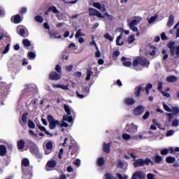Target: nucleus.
I'll list each match as a JSON object with an SVG mask.
<instances>
[{
  "label": "nucleus",
  "mask_w": 179,
  "mask_h": 179,
  "mask_svg": "<svg viewBox=\"0 0 179 179\" xmlns=\"http://www.w3.org/2000/svg\"><path fill=\"white\" fill-rule=\"evenodd\" d=\"M141 21H142V17L139 16H136L132 18V20L131 22H128L130 30H132V31L137 32L136 36H139V31H138V27L135 26L139 24V23H141Z\"/></svg>",
  "instance_id": "1"
},
{
  "label": "nucleus",
  "mask_w": 179,
  "mask_h": 179,
  "mask_svg": "<svg viewBox=\"0 0 179 179\" xmlns=\"http://www.w3.org/2000/svg\"><path fill=\"white\" fill-rule=\"evenodd\" d=\"M149 61L146 60V59L143 57H138L133 61V66L134 68H136L138 65H141L142 66H149L150 65Z\"/></svg>",
  "instance_id": "2"
},
{
  "label": "nucleus",
  "mask_w": 179,
  "mask_h": 179,
  "mask_svg": "<svg viewBox=\"0 0 179 179\" xmlns=\"http://www.w3.org/2000/svg\"><path fill=\"white\" fill-rule=\"evenodd\" d=\"M133 166L136 169V167H143L145 164H147V166L149 165L150 163H152V161L149 159H134Z\"/></svg>",
  "instance_id": "3"
},
{
  "label": "nucleus",
  "mask_w": 179,
  "mask_h": 179,
  "mask_svg": "<svg viewBox=\"0 0 179 179\" xmlns=\"http://www.w3.org/2000/svg\"><path fill=\"white\" fill-rule=\"evenodd\" d=\"M93 6L96 9H99V10H101L102 13V16H105V17H108V19L111 17V16L107 13V10H106V6H104V4H101L100 3H94Z\"/></svg>",
  "instance_id": "4"
},
{
  "label": "nucleus",
  "mask_w": 179,
  "mask_h": 179,
  "mask_svg": "<svg viewBox=\"0 0 179 179\" xmlns=\"http://www.w3.org/2000/svg\"><path fill=\"white\" fill-rule=\"evenodd\" d=\"M45 155H50L52 152V143L50 140H47L43 143Z\"/></svg>",
  "instance_id": "5"
},
{
  "label": "nucleus",
  "mask_w": 179,
  "mask_h": 179,
  "mask_svg": "<svg viewBox=\"0 0 179 179\" xmlns=\"http://www.w3.org/2000/svg\"><path fill=\"white\" fill-rule=\"evenodd\" d=\"M174 44V42H171L170 43H169V48H170L171 50V55H176L179 58V45L175 47Z\"/></svg>",
  "instance_id": "6"
},
{
  "label": "nucleus",
  "mask_w": 179,
  "mask_h": 179,
  "mask_svg": "<svg viewBox=\"0 0 179 179\" xmlns=\"http://www.w3.org/2000/svg\"><path fill=\"white\" fill-rule=\"evenodd\" d=\"M48 121L49 122L50 124L49 127L50 129H55L57 125H59V121L55 120V118L52 115L48 116Z\"/></svg>",
  "instance_id": "7"
},
{
  "label": "nucleus",
  "mask_w": 179,
  "mask_h": 179,
  "mask_svg": "<svg viewBox=\"0 0 179 179\" xmlns=\"http://www.w3.org/2000/svg\"><path fill=\"white\" fill-rule=\"evenodd\" d=\"M126 132H130L131 134H136L138 132V126L135 125V124L131 123L130 124H127L125 127Z\"/></svg>",
  "instance_id": "8"
},
{
  "label": "nucleus",
  "mask_w": 179,
  "mask_h": 179,
  "mask_svg": "<svg viewBox=\"0 0 179 179\" xmlns=\"http://www.w3.org/2000/svg\"><path fill=\"white\" fill-rule=\"evenodd\" d=\"M57 166V161L55 159H50L48 162L45 166L46 171H51L52 169Z\"/></svg>",
  "instance_id": "9"
},
{
  "label": "nucleus",
  "mask_w": 179,
  "mask_h": 179,
  "mask_svg": "<svg viewBox=\"0 0 179 179\" xmlns=\"http://www.w3.org/2000/svg\"><path fill=\"white\" fill-rule=\"evenodd\" d=\"M89 14H90V16H96L97 17H101V19L105 18V16L103 15V14H101L97 10L93 8H89Z\"/></svg>",
  "instance_id": "10"
},
{
  "label": "nucleus",
  "mask_w": 179,
  "mask_h": 179,
  "mask_svg": "<svg viewBox=\"0 0 179 179\" xmlns=\"http://www.w3.org/2000/svg\"><path fill=\"white\" fill-rule=\"evenodd\" d=\"M146 178V174L141 171H136L133 173L131 179H144Z\"/></svg>",
  "instance_id": "11"
},
{
  "label": "nucleus",
  "mask_w": 179,
  "mask_h": 179,
  "mask_svg": "<svg viewBox=\"0 0 179 179\" xmlns=\"http://www.w3.org/2000/svg\"><path fill=\"white\" fill-rule=\"evenodd\" d=\"M29 151L31 153H34V155H38V148L36 146V144L33 142L29 143Z\"/></svg>",
  "instance_id": "12"
},
{
  "label": "nucleus",
  "mask_w": 179,
  "mask_h": 179,
  "mask_svg": "<svg viewBox=\"0 0 179 179\" xmlns=\"http://www.w3.org/2000/svg\"><path fill=\"white\" fill-rule=\"evenodd\" d=\"M49 79L50 80H59L61 79V74H58L55 71L51 72L49 74Z\"/></svg>",
  "instance_id": "13"
},
{
  "label": "nucleus",
  "mask_w": 179,
  "mask_h": 179,
  "mask_svg": "<svg viewBox=\"0 0 179 179\" xmlns=\"http://www.w3.org/2000/svg\"><path fill=\"white\" fill-rule=\"evenodd\" d=\"M144 111L145 107L142 106H138L133 110V113L134 115H141V114H142Z\"/></svg>",
  "instance_id": "14"
},
{
  "label": "nucleus",
  "mask_w": 179,
  "mask_h": 179,
  "mask_svg": "<svg viewBox=\"0 0 179 179\" xmlns=\"http://www.w3.org/2000/svg\"><path fill=\"white\" fill-rule=\"evenodd\" d=\"M121 60L123 62L122 65L124 66H131L132 65V62L131 61V59L122 57Z\"/></svg>",
  "instance_id": "15"
},
{
  "label": "nucleus",
  "mask_w": 179,
  "mask_h": 179,
  "mask_svg": "<svg viewBox=\"0 0 179 179\" xmlns=\"http://www.w3.org/2000/svg\"><path fill=\"white\" fill-rule=\"evenodd\" d=\"M17 33L20 34V36H24L26 33V29L24 27L20 25L17 27Z\"/></svg>",
  "instance_id": "16"
},
{
  "label": "nucleus",
  "mask_w": 179,
  "mask_h": 179,
  "mask_svg": "<svg viewBox=\"0 0 179 179\" xmlns=\"http://www.w3.org/2000/svg\"><path fill=\"white\" fill-rule=\"evenodd\" d=\"M64 110H65L67 115H71H71H75V112L73 111V110H72V108H70V106L68 105H64Z\"/></svg>",
  "instance_id": "17"
},
{
  "label": "nucleus",
  "mask_w": 179,
  "mask_h": 179,
  "mask_svg": "<svg viewBox=\"0 0 179 179\" xmlns=\"http://www.w3.org/2000/svg\"><path fill=\"white\" fill-rule=\"evenodd\" d=\"M124 104L127 106H132V104H135V99H134V98H126L124 99Z\"/></svg>",
  "instance_id": "18"
},
{
  "label": "nucleus",
  "mask_w": 179,
  "mask_h": 179,
  "mask_svg": "<svg viewBox=\"0 0 179 179\" xmlns=\"http://www.w3.org/2000/svg\"><path fill=\"white\" fill-rule=\"evenodd\" d=\"M22 171L24 172V175L22 176L23 179H31V172L29 171L28 173L26 172L24 168H22Z\"/></svg>",
  "instance_id": "19"
},
{
  "label": "nucleus",
  "mask_w": 179,
  "mask_h": 179,
  "mask_svg": "<svg viewBox=\"0 0 179 179\" xmlns=\"http://www.w3.org/2000/svg\"><path fill=\"white\" fill-rule=\"evenodd\" d=\"M25 143L23 140H20L17 142V146L18 150H23V148H24Z\"/></svg>",
  "instance_id": "20"
},
{
  "label": "nucleus",
  "mask_w": 179,
  "mask_h": 179,
  "mask_svg": "<svg viewBox=\"0 0 179 179\" xmlns=\"http://www.w3.org/2000/svg\"><path fill=\"white\" fill-rule=\"evenodd\" d=\"M11 20L14 23L18 24L20 23V22H22V18L20 17V15H17L15 17H12Z\"/></svg>",
  "instance_id": "21"
},
{
  "label": "nucleus",
  "mask_w": 179,
  "mask_h": 179,
  "mask_svg": "<svg viewBox=\"0 0 179 179\" xmlns=\"http://www.w3.org/2000/svg\"><path fill=\"white\" fill-rule=\"evenodd\" d=\"M141 91H142V87L141 85L136 87L134 90L135 96H136V97H139V96H141Z\"/></svg>",
  "instance_id": "22"
},
{
  "label": "nucleus",
  "mask_w": 179,
  "mask_h": 179,
  "mask_svg": "<svg viewBox=\"0 0 179 179\" xmlns=\"http://www.w3.org/2000/svg\"><path fill=\"white\" fill-rule=\"evenodd\" d=\"M92 75H93V71H92V69H87V76L85 78V80L89 82L90 80Z\"/></svg>",
  "instance_id": "23"
},
{
  "label": "nucleus",
  "mask_w": 179,
  "mask_h": 179,
  "mask_svg": "<svg viewBox=\"0 0 179 179\" xmlns=\"http://www.w3.org/2000/svg\"><path fill=\"white\" fill-rule=\"evenodd\" d=\"M75 37L76 38H79V37H85V34L83 33L81 29H77Z\"/></svg>",
  "instance_id": "24"
},
{
  "label": "nucleus",
  "mask_w": 179,
  "mask_h": 179,
  "mask_svg": "<svg viewBox=\"0 0 179 179\" xmlns=\"http://www.w3.org/2000/svg\"><path fill=\"white\" fill-rule=\"evenodd\" d=\"M167 82L173 83V82H177L178 80V78L174 76H169L166 78Z\"/></svg>",
  "instance_id": "25"
},
{
  "label": "nucleus",
  "mask_w": 179,
  "mask_h": 179,
  "mask_svg": "<svg viewBox=\"0 0 179 179\" xmlns=\"http://www.w3.org/2000/svg\"><path fill=\"white\" fill-rule=\"evenodd\" d=\"M173 24H174V16H173V15H171L169 18L167 26L169 27H171V26H173Z\"/></svg>",
  "instance_id": "26"
},
{
  "label": "nucleus",
  "mask_w": 179,
  "mask_h": 179,
  "mask_svg": "<svg viewBox=\"0 0 179 179\" xmlns=\"http://www.w3.org/2000/svg\"><path fill=\"white\" fill-rule=\"evenodd\" d=\"M6 155V147L0 145V156H5Z\"/></svg>",
  "instance_id": "27"
},
{
  "label": "nucleus",
  "mask_w": 179,
  "mask_h": 179,
  "mask_svg": "<svg viewBox=\"0 0 179 179\" xmlns=\"http://www.w3.org/2000/svg\"><path fill=\"white\" fill-rule=\"evenodd\" d=\"M173 148H169L168 150L167 149H162V150H161V155H167V153H169V152H171V153H173Z\"/></svg>",
  "instance_id": "28"
},
{
  "label": "nucleus",
  "mask_w": 179,
  "mask_h": 179,
  "mask_svg": "<svg viewBox=\"0 0 179 179\" xmlns=\"http://www.w3.org/2000/svg\"><path fill=\"white\" fill-rule=\"evenodd\" d=\"M105 160L103 158H98L97 161H96V164L97 166H99V167H101V166H103L104 165V163H105Z\"/></svg>",
  "instance_id": "29"
},
{
  "label": "nucleus",
  "mask_w": 179,
  "mask_h": 179,
  "mask_svg": "<svg viewBox=\"0 0 179 179\" xmlns=\"http://www.w3.org/2000/svg\"><path fill=\"white\" fill-rule=\"evenodd\" d=\"M22 164L23 167H29V165L30 164V162H29V159L24 158L22 161Z\"/></svg>",
  "instance_id": "30"
},
{
  "label": "nucleus",
  "mask_w": 179,
  "mask_h": 179,
  "mask_svg": "<svg viewBox=\"0 0 179 179\" xmlns=\"http://www.w3.org/2000/svg\"><path fill=\"white\" fill-rule=\"evenodd\" d=\"M103 37L106 40H108V41H114V36H110L109 33L105 34Z\"/></svg>",
  "instance_id": "31"
},
{
  "label": "nucleus",
  "mask_w": 179,
  "mask_h": 179,
  "mask_svg": "<svg viewBox=\"0 0 179 179\" xmlns=\"http://www.w3.org/2000/svg\"><path fill=\"white\" fill-rule=\"evenodd\" d=\"M21 121L22 122H20V124L22 125H25V124L27 122V114L22 115Z\"/></svg>",
  "instance_id": "32"
},
{
  "label": "nucleus",
  "mask_w": 179,
  "mask_h": 179,
  "mask_svg": "<svg viewBox=\"0 0 179 179\" xmlns=\"http://www.w3.org/2000/svg\"><path fill=\"white\" fill-rule=\"evenodd\" d=\"M122 34H121V35L117 36V38L116 39V44L117 45H122V44H124V42H122V41H121V38H122Z\"/></svg>",
  "instance_id": "33"
},
{
  "label": "nucleus",
  "mask_w": 179,
  "mask_h": 179,
  "mask_svg": "<svg viewBox=\"0 0 179 179\" xmlns=\"http://www.w3.org/2000/svg\"><path fill=\"white\" fill-rule=\"evenodd\" d=\"M63 121H68V122H72L73 121L72 116H68L66 115L63 116Z\"/></svg>",
  "instance_id": "34"
},
{
  "label": "nucleus",
  "mask_w": 179,
  "mask_h": 179,
  "mask_svg": "<svg viewBox=\"0 0 179 179\" xmlns=\"http://www.w3.org/2000/svg\"><path fill=\"white\" fill-rule=\"evenodd\" d=\"M103 150L106 152V153H108L110 152V144L104 143L103 145Z\"/></svg>",
  "instance_id": "35"
},
{
  "label": "nucleus",
  "mask_w": 179,
  "mask_h": 179,
  "mask_svg": "<svg viewBox=\"0 0 179 179\" xmlns=\"http://www.w3.org/2000/svg\"><path fill=\"white\" fill-rule=\"evenodd\" d=\"M166 162L171 164L174 163V162H176V158H174L173 157H168L166 159Z\"/></svg>",
  "instance_id": "36"
},
{
  "label": "nucleus",
  "mask_w": 179,
  "mask_h": 179,
  "mask_svg": "<svg viewBox=\"0 0 179 179\" xmlns=\"http://www.w3.org/2000/svg\"><path fill=\"white\" fill-rule=\"evenodd\" d=\"M171 113H173L174 115H179V108L172 107Z\"/></svg>",
  "instance_id": "37"
},
{
  "label": "nucleus",
  "mask_w": 179,
  "mask_h": 179,
  "mask_svg": "<svg viewBox=\"0 0 179 179\" xmlns=\"http://www.w3.org/2000/svg\"><path fill=\"white\" fill-rule=\"evenodd\" d=\"M49 10H51V12H53V13H55L56 15H59V10H58V9H57V7L55 6H52L49 8Z\"/></svg>",
  "instance_id": "38"
},
{
  "label": "nucleus",
  "mask_w": 179,
  "mask_h": 179,
  "mask_svg": "<svg viewBox=\"0 0 179 179\" xmlns=\"http://www.w3.org/2000/svg\"><path fill=\"white\" fill-rule=\"evenodd\" d=\"M35 20L36 22H38V23H43L44 19L42 16L37 15L36 17H35Z\"/></svg>",
  "instance_id": "39"
},
{
  "label": "nucleus",
  "mask_w": 179,
  "mask_h": 179,
  "mask_svg": "<svg viewBox=\"0 0 179 179\" xmlns=\"http://www.w3.org/2000/svg\"><path fill=\"white\" fill-rule=\"evenodd\" d=\"M134 41H135V36L134 35H130L127 39V42L129 44H131Z\"/></svg>",
  "instance_id": "40"
},
{
  "label": "nucleus",
  "mask_w": 179,
  "mask_h": 179,
  "mask_svg": "<svg viewBox=\"0 0 179 179\" xmlns=\"http://www.w3.org/2000/svg\"><path fill=\"white\" fill-rule=\"evenodd\" d=\"M28 127L29 128H31V129H34V128H36V124L34 122H33V121L29 120L28 121Z\"/></svg>",
  "instance_id": "41"
},
{
  "label": "nucleus",
  "mask_w": 179,
  "mask_h": 179,
  "mask_svg": "<svg viewBox=\"0 0 179 179\" xmlns=\"http://www.w3.org/2000/svg\"><path fill=\"white\" fill-rule=\"evenodd\" d=\"M122 138L124 139V141H129V139H131V135L124 133L122 134Z\"/></svg>",
  "instance_id": "42"
},
{
  "label": "nucleus",
  "mask_w": 179,
  "mask_h": 179,
  "mask_svg": "<svg viewBox=\"0 0 179 179\" xmlns=\"http://www.w3.org/2000/svg\"><path fill=\"white\" fill-rule=\"evenodd\" d=\"M163 107H164V109L165 110V111H167L168 113H171L172 108L169 107V106H167V104L163 103Z\"/></svg>",
  "instance_id": "43"
},
{
  "label": "nucleus",
  "mask_w": 179,
  "mask_h": 179,
  "mask_svg": "<svg viewBox=\"0 0 179 179\" xmlns=\"http://www.w3.org/2000/svg\"><path fill=\"white\" fill-rule=\"evenodd\" d=\"M104 177H105V179H117L114 178V176H113V174L110 173H106Z\"/></svg>",
  "instance_id": "44"
},
{
  "label": "nucleus",
  "mask_w": 179,
  "mask_h": 179,
  "mask_svg": "<svg viewBox=\"0 0 179 179\" xmlns=\"http://www.w3.org/2000/svg\"><path fill=\"white\" fill-rule=\"evenodd\" d=\"M157 19V15H154L150 17V20H148V23L150 24L153 23L154 22H156V20Z\"/></svg>",
  "instance_id": "45"
},
{
  "label": "nucleus",
  "mask_w": 179,
  "mask_h": 179,
  "mask_svg": "<svg viewBox=\"0 0 179 179\" xmlns=\"http://www.w3.org/2000/svg\"><path fill=\"white\" fill-rule=\"evenodd\" d=\"M163 160V158L159 155H156L155 157V163H160Z\"/></svg>",
  "instance_id": "46"
},
{
  "label": "nucleus",
  "mask_w": 179,
  "mask_h": 179,
  "mask_svg": "<svg viewBox=\"0 0 179 179\" xmlns=\"http://www.w3.org/2000/svg\"><path fill=\"white\" fill-rule=\"evenodd\" d=\"M90 45H94L96 50H99V47H97V44L96 43V41H94V36L92 37V42L90 43Z\"/></svg>",
  "instance_id": "47"
},
{
  "label": "nucleus",
  "mask_w": 179,
  "mask_h": 179,
  "mask_svg": "<svg viewBox=\"0 0 179 179\" xmlns=\"http://www.w3.org/2000/svg\"><path fill=\"white\" fill-rule=\"evenodd\" d=\"M60 89L62 90H69V85H62L60 84Z\"/></svg>",
  "instance_id": "48"
},
{
  "label": "nucleus",
  "mask_w": 179,
  "mask_h": 179,
  "mask_svg": "<svg viewBox=\"0 0 179 179\" xmlns=\"http://www.w3.org/2000/svg\"><path fill=\"white\" fill-rule=\"evenodd\" d=\"M162 55H163V59L166 60L167 58H169V55L167 54V52L166 50H162Z\"/></svg>",
  "instance_id": "49"
},
{
  "label": "nucleus",
  "mask_w": 179,
  "mask_h": 179,
  "mask_svg": "<svg viewBox=\"0 0 179 179\" xmlns=\"http://www.w3.org/2000/svg\"><path fill=\"white\" fill-rule=\"evenodd\" d=\"M22 43L24 47H29L30 45V41L29 39L23 40Z\"/></svg>",
  "instance_id": "50"
},
{
  "label": "nucleus",
  "mask_w": 179,
  "mask_h": 179,
  "mask_svg": "<svg viewBox=\"0 0 179 179\" xmlns=\"http://www.w3.org/2000/svg\"><path fill=\"white\" fill-rule=\"evenodd\" d=\"M83 93H85L87 96V94H89V92H90V90L87 87H83Z\"/></svg>",
  "instance_id": "51"
},
{
  "label": "nucleus",
  "mask_w": 179,
  "mask_h": 179,
  "mask_svg": "<svg viewBox=\"0 0 179 179\" xmlns=\"http://www.w3.org/2000/svg\"><path fill=\"white\" fill-rule=\"evenodd\" d=\"M55 71H57V72H58V73L60 75H61V72H62V69H61V66H59V65H57L55 66Z\"/></svg>",
  "instance_id": "52"
},
{
  "label": "nucleus",
  "mask_w": 179,
  "mask_h": 179,
  "mask_svg": "<svg viewBox=\"0 0 179 179\" xmlns=\"http://www.w3.org/2000/svg\"><path fill=\"white\" fill-rule=\"evenodd\" d=\"M149 115H150V113H149V111H147L143 116V120H148V118H149Z\"/></svg>",
  "instance_id": "53"
},
{
  "label": "nucleus",
  "mask_w": 179,
  "mask_h": 179,
  "mask_svg": "<svg viewBox=\"0 0 179 179\" xmlns=\"http://www.w3.org/2000/svg\"><path fill=\"white\" fill-rule=\"evenodd\" d=\"M9 48H10V44H8L4 50V51L3 52V54H6L9 51Z\"/></svg>",
  "instance_id": "54"
},
{
  "label": "nucleus",
  "mask_w": 179,
  "mask_h": 179,
  "mask_svg": "<svg viewBox=\"0 0 179 179\" xmlns=\"http://www.w3.org/2000/svg\"><path fill=\"white\" fill-rule=\"evenodd\" d=\"M76 94L77 96L78 97V99H85V97H86V96H87V94H80L79 92H76Z\"/></svg>",
  "instance_id": "55"
},
{
  "label": "nucleus",
  "mask_w": 179,
  "mask_h": 179,
  "mask_svg": "<svg viewBox=\"0 0 179 179\" xmlns=\"http://www.w3.org/2000/svg\"><path fill=\"white\" fill-rule=\"evenodd\" d=\"M72 69H73V66H72V65L66 66V70L67 71V72H71V71H72Z\"/></svg>",
  "instance_id": "56"
},
{
  "label": "nucleus",
  "mask_w": 179,
  "mask_h": 179,
  "mask_svg": "<svg viewBox=\"0 0 179 179\" xmlns=\"http://www.w3.org/2000/svg\"><path fill=\"white\" fill-rule=\"evenodd\" d=\"M20 12L23 15L27 12V8L26 7H23L20 9Z\"/></svg>",
  "instance_id": "57"
},
{
  "label": "nucleus",
  "mask_w": 179,
  "mask_h": 179,
  "mask_svg": "<svg viewBox=\"0 0 179 179\" xmlns=\"http://www.w3.org/2000/svg\"><path fill=\"white\" fill-rule=\"evenodd\" d=\"M52 86L54 89H61V84H52Z\"/></svg>",
  "instance_id": "58"
},
{
  "label": "nucleus",
  "mask_w": 179,
  "mask_h": 179,
  "mask_svg": "<svg viewBox=\"0 0 179 179\" xmlns=\"http://www.w3.org/2000/svg\"><path fill=\"white\" fill-rule=\"evenodd\" d=\"M29 58H36V53L33 52H30L28 54Z\"/></svg>",
  "instance_id": "59"
},
{
  "label": "nucleus",
  "mask_w": 179,
  "mask_h": 179,
  "mask_svg": "<svg viewBox=\"0 0 179 179\" xmlns=\"http://www.w3.org/2000/svg\"><path fill=\"white\" fill-rule=\"evenodd\" d=\"M172 135H174V131H173V130H169L166 133V136H172Z\"/></svg>",
  "instance_id": "60"
},
{
  "label": "nucleus",
  "mask_w": 179,
  "mask_h": 179,
  "mask_svg": "<svg viewBox=\"0 0 179 179\" xmlns=\"http://www.w3.org/2000/svg\"><path fill=\"white\" fill-rule=\"evenodd\" d=\"M147 178L148 179H155V175H153L152 173H148L147 175Z\"/></svg>",
  "instance_id": "61"
},
{
  "label": "nucleus",
  "mask_w": 179,
  "mask_h": 179,
  "mask_svg": "<svg viewBox=\"0 0 179 179\" xmlns=\"http://www.w3.org/2000/svg\"><path fill=\"white\" fill-rule=\"evenodd\" d=\"M173 127H178V121L177 120H174L172 122Z\"/></svg>",
  "instance_id": "62"
},
{
  "label": "nucleus",
  "mask_w": 179,
  "mask_h": 179,
  "mask_svg": "<svg viewBox=\"0 0 179 179\" xmlns=\"http://www.w3.org/2000/svg\"><path fill=\"white\" fill-rule=\"evenodd\" d=\"M162 94L164 97H167V98L171 97V95L169 93L166 92H162Z\"/></svg>",
  "instance_id": "63"
},
{
  "label": "nucleus",
  "mask_w": 179,
  "mask_h": 179,
  "mask_svg": "<svg viewBox=\"0 0 179 179\" xmlns=\"http://www.w3.org/2000/svg\"><path fill=\"white\" fill-rule=\"evenodd\" d=\"M0 16H5V10L0 7Z\"/></svg>",
  "instance_id": "64"
}]
</instances>
